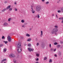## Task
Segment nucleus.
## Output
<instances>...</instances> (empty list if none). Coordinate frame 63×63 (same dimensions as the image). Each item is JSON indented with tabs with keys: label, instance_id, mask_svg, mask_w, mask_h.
<instances>
[{
	"label": "nucleus",
	"instance_id": "f704fd0d",
	"mask_svg": "<svg viewBox=\"0 0 63 63\" xmlns=\"http://www.w3.org/2000/svg\"><path fill=\"white\" fill-rule=\"evenodd\" d=\"M2 39H4V38H5V36H3L2 37Z\"/></svg>",
	"mask_w": 63,
	"mask_h": 63
},
{
	"label": "nucleus",
	"instance_id": "4be33fe9",
	"mask_svg": "<svg viewBox=\"0 0 63 63\" xmlns=\"http://www.w3.org/2000/svg\"><path fill=\"white\" fill-rule=\"evenodd\" d=\"M52 62V60H51V59H50V60H49V63H51Z\"/></svg>",
	"mask_w": 63,
	"mask_h": 63
},
{
	"label": "nucleus",
	"instance_id": "bf43d9fd",
	"mask_svg": "<svg viewBox=\"0 0 63 63\" xmlns=\"http://www.w3.org/2000/svg\"><path fill=\"white\" fill-rule=\"evenodd\" d=\"M62 20H63V17H62Z\"/></svg>",
	"mask_w": 63,
	"mask_h": 63
},
{
	"label": "nucleus",
	"instance_id": "c9c22d12",
	"mask_svg": "<svg viewBox=\"0 0 63 63\" xmlns=\"http://www.w3.org/2000/svg\"><path fill=\"white\" fill-rule=\"evenodd\" d=\"M56 17L57 18H58V16H57V15H56Z\"/></svg>",
	"mask_w": 63,
	"mask_h": 63
},
{
	"label": "nucleus",
	"instance_id": "37998d69",
	"mask_svg": "<svg viewBox=\"0 0 63 63\" xmlns=\"http://www.w3.org/2000/svg\"><path fill=\"white\" fill-rule=\"evenodd\" d=\"M14 4H15V5H16V2H15Z\"/></svg>",
	"mask_w": 63,
	"mask_h": 63
},
{
	"label": "nucleus",
	"instance_id": "5fc2aeb1",
	"mask_svg": "<svg viewBox=\"0 0 63 63\" xmlns=\"http://www.w3.org/2000/svg\"><path fill=\"white\" fill-rule=\"evenodd\" d=\"M36 63H39V62H36Z\"/></svg>",
	"mask_w": 63,
	"mask_h": 63
},
{
	"label": "nucleus",
	"instance_id": "8fccbe9b",
	"mask_svg": "<svg viewBox=\"0 0 63 63\" xmlns=\"http://www.w3.org/2000/svg\"><path fill=\"white\" fill-rule=\"evenodd\" d=\"M7 3V2L6 1L4 2V3H5V4H6V3Z\"/></svg>",
	"mask_w": 63,
	"mask_h": 63
},
{
	"label": "nucleus",
	"instance_id": "13d9d810",
	"mask_svg": "<svg viewBox=\"0 0 63 63\" xmlns=\"http://www.w3.org/2000/svg\"><path fill=\"white\" fill-rule=\"evenodd\" d=\"M55 35H56V34H57V33H55Z\"/></svg>",
	"mask_w": 63,
	"mask_h": 63
},
{
	"label": "nucleus",
	"instance_id": "ddd939ff",
	"mask_svg": "<svg viewBox=\"0 0 63 63\" xmlns=\"http://www.w3.org/2000/svg\"><path fill=\"white\" fill-rule=\"evenodd\" d=\"M4 25L5 26H8V23L6 22H5L4 24Z\"/></svg>",
	"mask_w": 63,
	"mask_h": 63
},
{
	"label": "nucleus",
	"instance_id": "9b49d317",
	"mask_svg": "<svg viewBox=\"0 0 63 63\" xmlns=\"http://www.w3.org/2000/svg\"><path fill=\"white\" fill-rule=\"evenodd\" d=\"M45 47V45L42 44L41 45V47H42V48H44V47Z\"/></svg>",
	"mask_w": 63,
	"mask_h": 63
},
{
	"label": "nucleus",
	"instance_id": "4468645a",
	"mask_svg": "<svg viewBox=\"0 0 63 63\" xmlns=\"http://www.w3.org/2000/svg\"><path fill=\"white\" fill-rule=\"evenodd\" d=\"M41 34L40 35V37H42L43 36V31H42L41 32Z\"/></svg>",
	"mask_w": 63,
	"mask_h": 63
},
{
	"label": "nucleus",
	"instance_id": "09e8293b",
	"mask_svg": "<svg viewBox=\"0 0 63 63\" xmlns=\"http://www.w3.org/2000/svg\"><path fill=\"white\" fill-rule=\"evenodd\" d=\"M56 49H54V51H56Z\"/></svg>",
	"mask_w": 63,
	"mask_h": 63
},
{
	"label": "nucleus",
	"instance_id": "a878e982",
	"mask_svg": "<svg viewBox=\"0 0 63 63\" xmlns=\"http://www.w3.org/2000/svg\"><path fill=\"white\" fill-rule=\"evenodd\" d=\"M47 57H46L44 58V59L45 60H47Z\"/></svg>",
	"mask_w": 63,
	"mask_h": 63
},
{
	"label": "nucleus",
	"instance_id": "f257e3e1",
	"mask_svg": "<svg viewBox=\"0 0 63 63\" xmlns=\"http://www.w3.org/2000/svg\"><path fill=\"white\" fill-rule=\"evenodd\" d=\"M58 31V29L56 28H54L52 30L51 33L52 34H54V33H56Z\"/></svg>",
	"mask_w": 63,
	"mask_h": 63
},
{
	"label": "nucleus",
	"instance_id": "3c124183",
	"mask_svg": "<svg viewBox=\"0 0 63 63\" xmlns=\"http://www.w3.org/2000/svg\"><path fill=\"white\" fill-rule=\"evenodd\" d=\"M45 0H41L42 1V2H44V1H45Z\"/></svg>",
	"mask_w": 63,
	"mask_h": 63
},
{
	"label": "nucleus",
	"instance_id": "aec40b11",
	"mask_svg": "<svg viewBox=\"0 0 63 63\" xmlns=\"http://www.w3.org/2000/svg\"><path fill=\"white\" fill-rule=\"evenodd\" d=\"M49 1H47L45 3L47 5V4H49Z\"/></svg>",
	"mask_w": 63,
	"mask_h": 63
},
{
	"label": "nucleus",
	"instance_id": "473e14b6",
	"mask_svg": "<svg viewBox=\"0 0 63 63\" xmlns=\"http://www.w3.org/2000/svg\"><path fill=\"white\" fill-rule=\"evenodd\" d=\"M55 16V15H54V14H52V16Z\"/></svg>",
	"mask_w": 63,
	"mask_h": 63
},
{
	"label": "nucleus",
	"instance_id": "6ab92c4d",
	"mask_svg": "<svg viewBox=\"0 0 63 63\" xmlns=\"http://www.w3.org/2000/svg\"><path fill=\"white\" fill-rule=\"evenodd\" d=\"M13 62H14V63H16V62H17V61L16 60H13Z\"/></svg>",
	"mask_w": 63,
	"mask_h": 63
},
{
	"label": "nucleus",
	"instance_id": "2f4dec72",
	"mask_svg": "<svg viewBox=\"0 0 63 63\" xmlns=\"http://www.w3.org/2000/svg\"><path fill=\"white\" fill-rule=\"evenodd\" d=\"M11 18H9L8 19V21H11Z\"/></svg>",
	"mask_w": 63,
	"mask_h": 63
},
{
	"label": "nucleus",
	"instance_id": "e2e57ef3",
	"mask_svg": "<svg viewBox=\"0 0 63 63\" xmlns=\"http://www.w3.org/2000/svg\"><path fill=\"white\" fill-rule=\"evenodd\" d=\"M1 38H0V40H1Z\"/></svg>",
	"mask_w": 63,
	"mask_h": 63
},
{
	"label": "nucleus",
	"instance_id": "0eeeda50",
	"mask_svg": "<svg viewBox=\"0 0 63 63\" xmlns=\"http://www.w3.org/2000/svg\"><path fill=\"white\" fill-rule=\"evenodd\" d=\"M31 11L32 12V14H34V13H35V11L33 10V8H32V6H31Z\"/></svg>",
	"mask_w": 63,
	"mask_h": 63
},
{
	"label": "nucleus",
	"instance_id": "20e7f679",
	"mask_svg": "<svg viewBox=\"0 0 63 63\" xmlns=\"http://www.w3.org/2000/svg\"><path fill=\"white\" fill-rule=\"evenodd\" d=\"M7 40L9 42H11V41L12 40L11 38L9 36H8L7 37Z\"/></svg>",
	"mask_w": 63,
	"mask_h": 63
},
{
	"label": "nucleus",
	"instance_id": "c85d7f7f",
	"mask_svg": "<svg viewBox=\"0 0 63 63\" xmlns=\"http://www.w3.org/2000/svg\"><path fill=\"white\" fill-rule=\"evenodd\" d=\"M17 8H15V11L16 12V11H17Z\"/></svg>",
	"mask_w": 63,
	"mask_h": 63
},
{
	"label": "nucleus",
	"instance_id": "4d7b16f0",
	"mask_svg": "<svg viewBox=\"0 0 63 63\" xmlns=\"http://www.w3.org/2000/svg\"><path fill=\"white\" fill-rule=\"evenodd\" d=\"M3 62H2V61H1V63H3Z\"/></svg>",
	"mask_w": 63,
	"mask_h": 63
},
{
	"label": "nucleus",
	"instance_id": "de8ad7c7",
	"mask_svg": "<svg viewBox=\"0 0 63 63\" xmlns=\"http://www.w3.org/2000/svg\"><path fill=\"white\" fill-rule=\"evenodd\" d=\"M61 44H63V41H62L61 42Z\"/></svg>",
	"mask_w": 63,
	"mask_h": 63
},
{
	"label": "nucleus",
	"instance_id": "39448f33",
	"mask_svg": "<svg viewBox=\"0 0 63 63\" xmlns=\"http://www.w3.org/2000/svg\"><path fill=\"white\" fill-rule=\"evenodd\" d=\"M10 57H15L16 56L13 54H11L9 56Z\"/></svg>",
	"mask_w": 63,
	"mask_h": 63
},
{
	"label": "nucleus",
	"instance_id": "dca6fc26",
	"mask_svg": "<svg viewBox=\"0 0 63 63\" xmlns=\"http://www.w3.org/2000/svg\"><path fill=\"white\" fill-rule=\"evenodd\" d=\"M26 36L27 37H30V35H29V34L28 33L26 34Z\"/></svg>",
	"mask_w": 63,
	"mask_h": 63
},
{
	"label": "nucleus",
	"instance_id": "cd10ccee",
	"mask_svg": "<svg viewBox=\"0 0 63 63\" xmlns=\"http://www.w3.org/2000/svg\"><path fill=\"white\" fill-rule=\"evenodd\" d=\"M3 42H4V43H5V44H7V43H8V41H4Z\"/></svg>",
	"mask_w": 63,
	"mask_h": 63
},
{
	"label": "nucleus",
	"instance_id": "7ed1b4c3",
	"mask_svg": "<svg viewBox=\"0 0 63 63\" xmlns=\"http://www.w3.org/2000/svg\"><path fill=\"white\" fill-rule=\"evenodd\" d=\"M17 51L19 53H20L22 51V48L21 47L17 48Z\"/></svg>",
	"mask_w": 63,
	"mask_h": 63
},
{
	"label": "nucleus",
	"instance_id": "052dcab7",
	"mask_svg": "<svg viewBox=\"0 0 63 63\" xmlns=\"http://www.w3.org/2000/svg\"><path fill=\"white\" fill-rule=\"evenodd\" d=\"M15 63H18V62H16Z\"/></svg>",
	"mask_w": 63,
	"mask_h": 63
},
{
	"label": "nucleus",
	"instance_id": "a211bd4d",
	"mask_svg": "<svg viewBox=\"0 0 63 63\" xmlns=\"http://www.w3.org/2000/svg\"><path fill=\"white\" fill-rule=\"evenodd\" d=\"M60 47V45H58L57 46V48H59V47Z\"/></svg>",
	"mask_w": 63,
	"mask_h": 63
},
{
	"label": "nucleus",
	"instance_id": "79ce46f5",
	"mask_svg": "<svg viewBox=\"0 0 63 63\" xmlns=\"http://www.w3.org/2000/svg\"><path fill=\"white\" fill-rule=\"evenodd\" d=\"M22 27H24V28H25V26H24V25H23L22 26Z\"/></svg>",
	"mask_w": 63,
	"mask_h": 63
},
{
	"label": "nucleus",
	"instance_id": "6e6d98bb",
	"mask_svg": "<svg viewBox=\"0 0 63 63\" xmlns=\"http://www.w3.org/2000/svg\"><path fill=\"white\" fill-rule=\"evenodd\" d=\"M24 46H26V44H24Z\"/></svg>",
	"mask_w": 63,
	"mask_h": 63
},
{
	"label": "nucleus",
	"instance_id": "603ef678",
	"mask_svg": "<svg viewBox=\"0 0 63 63\" xmlns=\"http://www.w3.org/2000/svg\"><path fill=\"white\" fill-rule=\"evenodd\" d=\"M62 23H63V20L62 21Z\"/></svg>",
	"mask_w": 63,
	"mask_h": 63
},
{
	"label": "nucleus",
	"instance_id": "72a5a7b5",
	"mask_svg": "<svg viewBox=\"0 0 63 63\" xmlns=\"http://www.w3.org/2000/svg\"><path fill=\"white\" fill-rule=\"evenodd\" d=\"M36 45L37 46H38L39 45V43H37Z\"/></svg>",
	"mask_w": 63,
	"mask_h": 63
},
{
	"label": "nucleus",
	"instance_id": "f3484780",
	"mask_svg": "<svg viewBox=\"0 0 63 63\" xmlns=\"http://www.w3.org/2000/svg\"><path fill=\"white\" fill-rule=\"evenodd\" d=\"M6 50H7V49L6 48L4 49L3 50L4 52H5L6 51Z\"/></svg>",
	"mask_w": 63,
	"mask_h": 63
},
{
	"label": "nucleus",
	"instance_id": "4c0bfd02",
	"mask_svg": "<svg viewBox=\"0 0 63 63\" xmlns=\"http://www.w3.org/2000/svg\"><path fill=\"white\" fill-rule=\"evenodd\" d=\"M3 45L2 44H0V47H2Z\"/></svg>",
	"mask_w": 63,
	"mask_h": 63
},
{
	"label": "nucleus",
	"instance_id": "ea45409f",
	"mask_svg": "<svg viewBox=\"0 0 63 63\" xmlns=\"http://www.w3.org/2000/svg\"><path fill=\"white\" fill-rule=\"evenodd\" d=\"M58 13H60V12H61V11L60 10H58Z\"/></svg>",
	"mask_w": 63,
	"mask_h": 63
},
{
	"label": "nucleus",
	"instance_id": "7c9ffc66",
	"mask_svg": "<svg viewBox=\"0 0 63 63\" xmlns=\"http://www.w3.org/2000/svg\"><path fill=\"white\" fill-rule=\"evenodd\" d=\"M57 42H55V43H54V45H57Z\"/></svg>",
	"mask_w": 63,
	"mask_h": 63
},
{
	"label": "nucleus",
	"instance_id": "a19ab883",
	"mask_svg": "<svg viewBox=\"0 0 63 63\" xmlns=\"http://www.w3.org/2000/svg\"><path fill=\"white\" fill-rule=\"evenodd\" d=\"M59 19H60V20H61V19H62V17L59 18Z\"/></svg>",
	"mask_w": 63,
	"mask_h": 63
},
{
	"label": "nucleus",
	"instance_id": "b1692460",
	"mask_svg": "<svg viewBox=\"0 0 63 63\" xmlns=\"http://www.w3.org/2000/svg\"><path fill=\"white\" fill-rule=\"evenodd\" d=\"M28 47H30L31 46V44H29L28 45Z\"/></svg>",
	"mask_w": 63,
	"mask_h": 63
},
{
	"label": "nucleus",
	"instance_id": "423d86ee",
	"mask_svg": "<svg viewBox=\"0 0 63 63\" xmlns=\"http://www.w3.org/2000/svg\"><path fill=\"white\" fill-rule=\"evenodd\" d=\"M17 48H19L21 47V44H20V43H18V45H17Z\"/></svg>",
	"mask_w": 63,
	"mask_h": 63
},
{
	"label": "nucleus",
	"instance_id": "c756f323",
	"mask_svg": "<svg viewBox=\"0 0 63 63\" xmlns=\"http://www.w3.org/2000/svg\"><path fill=\"white\" fill-rule=\"evenodd\" d=\"M9 10L10 11H11L12 10V8H10L9 9Z\"/></svg>",
	"mask_w": 63,
	"mask_h": 63
},
{
	"label": "nucleus",
	"instance_id": "864d4df0",
	"mask_svg": "<svg viewBox=\"0 0 63 63\" xmlns=\"http://www.w3.org/2000/svg\"><path fill=\"white\" fill-rule=\"evenodd\" d=\"M32 30V29H31V28H30V30Z\"/></svg>",
	"mask_w": 63,
	"mask_h": 63
},
{
	"label": "nucleus",
	"instance_id": "5701e85b",
	"mask_svg": "<svg viewBox=\"0 0 63 63\" xmlns=\"http://www.w3.org/2000/svg\"><path fill=\"white\" fill-rule=\"evenodd\" d=\"M55 27L56 28H58V26L56 25L55 26Z\"/></svg>",
	"mask_w": 63,
	"mask_h": 63
},
{
	"label": "nucleus",
	"instance_id": "58836bf2",
	"mask_svg": "<svg viewBox=\"0 0 63 63\" xmlns=\"http://www.w3.org/2000/svg\"><path fill=\"white\" fill-rule=\"evenodd\" d=\"M49 47H50V48H51V44H49Z\"/></svg>",
	"mask_w": 63,
	"mask_h": 63
},
{
	"label": "nucleus",
	"instance_id": "f03ea898",
	"mask_svg": "<svg viewBox=\"0 0 63 63\" xmlns=\"http://www.w3.org/2000/svg\"><path fill=\"white\" fill-rule=\"evenodd\" d=\"M41 10V7L40 5L38 6L36 8V10L37 12H40Z\"/></svg>",
	"mask_w": 63,
	"mask_h": 63
},
{
	"label": "nucleus",
	"instance_id": "a18cd8bd",
	"mask_svg": "<svg viewBox=\"0 0 63 63\" xmlns=\"http://www.w3.org/2000/svg\"><path fill=\"white\" fill-rule=\"evenodd\" d=\"M36 61H38L39 60V59L38 58H37L36 59Z\"/></svg>",
	"mask_w": 63,
	"mask_h": 63
},
{
	"label": "nucleus",
	"instance_id": "49530a36",
	"mask_svg": "<svg viewBox=\"0 0 63 63\" xmlns=\"http://www.w3.org/2000/svg\"><path fill=\"white\" fill-rule=\"evenodd\" d=\"M51 50V51H52V50H53V48H51L50 49Z\"/></svg>",
	"mask_w": 63,
	"mask_h": 63
},
{
	"label": "nucleus",
	"instance_id": "f8f14e48",
	"mask_svg": "<svg viewBox=\"0 0 63 63\" xmlns=\"http://www.w3.org/2000/svg\"><path fill=\"white\" fill-rule=\"evenodd\" d=\"M11 8V5H9L8 6L7 8H6V10H8V9H10Z\"/></svg>",
	"mask_w": 63,
	"mask_h": 63
},
{
	"label": "nucleus",
	"instance_id": "680f3d73",
	"mask_svg": "<svg viewBox=\"0 0 63 63\" xmlns=\"http://www.w3.org/2000/svg\"><path fill=\"white\" fill-rule=\"evenodd\" d=\"M13 23H14V24H15V22H13Z\"/></svg>",
	"mask_w": 63,
	"mask_h": 63
},
{
	"label": "nucleus",
	"instance_id": "6e6552de",
	"mask_svg": "<svg viewBox=\"0 0 63 63\" xmlns=\"http://www.w3.org/2000/svg\"><path fill=\"white\" fill-rule=\"evenodd\" d=\"M28 50L30 51H33L34 50V49H32L30 48H29L28 49Z\"/></svg>",
	"mask_w": 63,
	"mask_h": 63
},
{
	"label": "nucleus",
	"instance_id": "412c9836",
	"mask_svg": "<svg viewBox=\"0 0 63 63\" xmlns=\"http://www.w3.org/2000/svg\"><path fill=\"white\" fill-rule=\"evenodd\" d=\"M21 22H22V23H24V20H21Z\"/></svg>",
	"mask_w": 63,
	"mask_h": 63
},
{
	"label": "nucleus",
	"instance_id": "9d476101",
	"mask_svg": "<svg viewBox=\"0 0 63 63\" xmlns=\"http://www.w3.org/2000/svg\"><path fill=\"white\" fill-rule=\"evenodd\" d=\"M6 10L7 9L6 8H4L1 10V12H5V11H6Z\"/></svg>",
	"mask_w": 63,
	"mask_h": 63
},
{
	"label": "nucleus",
	"instance_id": "c03bdc74",
	"mask_svg": "<svg viewBox=\"0 0 63 63\" xmlns=\"http://www.w3.org/2000/svg\"><path fill=\"white\" fill-rule=\"evenodd\" d=\"M54 56H55V57H57V55H56V54Z\"/></svg>",
	"mask_w": 63,
	"mask_h": 63
},
{
	"label": "nucleus",
	"instance_id": "e433bc0d",
	"mask_svg": "<svg viewBox=\"0 0 63 63\" xmlns=\"http://www.w3.org/2000/svg\"><path fill=\"white\" fill-rule=\"evenodd\" d=\"M61 11L63 13V8H62L61 9Z\"/></svg>",
	"mask_w": 63,
	"mask_h": 63
},
{
	"label": "nucleus",
	"instance_id": "bb28decb",
	"mask_svg": "<svg viewBox=\"0 0 63 63\" xmlns=\"http://www.w3.org/2000/svg\"><path fill=\"white\" fill-rule=\"evenodd\" d=\"M36 56L37 57H39V54H36Z\"/></svg>",
	"mask_w": 63,
	"mask_h": 63
},
{
	"label": "nucleus",
	"instance_id": "2eb2a0df",
	"mask_svg": "<svg viewBox=\"0 0 63 63\" xmlns=\"http://www.w3.org/2000/svg\"><path fill=\"white\" fill-rule=\"evenodd\" d=\"M31 39L29 38L27 40V41L30 42V41H31Z\"/></svg>",
	"mask_w": 63,
	"mask_h": 63
},
{
	"label": "nucleus",
	"instance_id": "1a4fd4ad",
	"mask_svg": "<svg viewBox=\"0 0 63 63\" xmlns=\"http://www.w3.org/2000/svg\"><path fill=\"white\" fill-rule=\"evenodd\" d=\"M35 17L36 18H40V15L39 14H37V15H36L35 16Z\"/></svg>",
	"mask_w": 63,
	"mask_h": 63
},
{
	"label": "nucleus",
	"instance_id": "393cba45",
	"mask_svg": "<svg viewBox=\"0 0 63 63\" xmlns=\"http://www.w3.org/2000/svg\"><path fill=\"white\" fill-rule=\"evenodd\" d=\"M6 59H3V60H2L1 61L3 62V61H6Z\"/></svg>",
	"mask_w": 63,
	"mask_h": 63
}]
</instances>
